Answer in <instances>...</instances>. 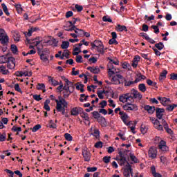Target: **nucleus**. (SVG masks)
Segmentation results:
<instances>
[{"instance_id": "obj_18", "label": "nucleus", "mask_w": 177, "mask_h": 177, "mask_svg": "<svg viewBox=\"0 0 177 177\" xmlns=\"http://www.w3.org/2000/svg\"><path fill=\"white\" fill-rule=\"evenodd\" d=\"M87 70H88L93 74H99V73L100 71V68L97 66H96V67L89 66L87 68Z\"/></svg>"}, {"instance_id": "obj_49", "label": "nucleus", "mask_w": 177, "mask_h": 177, "mask_svg": "<svg viewBox=\"0 0 177 177\" xmlns=\"http://www.w3.org/2000/svg\"><path fill=\"white\" fill-rule=\"evenodd\" d=\"M70 95H71V93L69 91H63V98L64 99L68 98Z\"/></svg>"}, {"instance_id": "obj_53", "label": "nucleus", "mask_w": 177, "mask_h": 177, "mask_svg": "<svg viewBox=\"0 0 177 177\" xmlns=\"http://www.w3.org/2000/svg\"><path fill=\"white\" fill-rule=\"evenodd\" d=\"M141 76H140V73H138L136 75V80L134 81V83L135 84H137L138 82H140L141 81Z\"/></svg>"}, {"instance_id": "obj_43", "label": "nucleus", "mask_w": 177, "mask_h": 177, "mask_svg": "<svg viewBox=\"0 0 177 177\" xmlns=\"http://www.w3.org/2000/svg\"><path fill=\"white\" fill-rule=\"evenodd\" d=\"M11 50H12L13 54L16 55L17 53V52H18V49H17V46L15 45V44H12L11 45Z\"/></svg>"}, {"instance_id": "obj_23", "label": "nucleus", "mask_w": 177, "mask_h": 177, "mask_svg": "<svg viewBox=\"0 0 177 177\" xmlns=\"http://www.w3.org/2000/svg\"><path fill=\"white\" fill-rule=\"evenodd\" d=\"M55 103H57V105L59 104L62 106V104L66 103V101L64 97L63 98L62 96H59L58 100H55Z\"/></svg>"}, {"instance_id": "obj_7", "label": "nucleus", "mask_w": 177, "mask_h": 177, "mask_svg": "<svg viewBox=\"0 0 177 177\" xmlns=\"http://www.w3.org/2000/svg\"><path fill=\"white\" fill-rule=\"evenodd\" d=\"M155 111L156 113V118L158 120H162V116L165 113V109L164 108L156 107V109H155Z\"/></svg>"}, {"instance_id": "obj_59", "label": "nucleus", "mask_w": 177, "mask_h": 177, "mask_svg": "<svg viewBox=\"0 0 177 177\" xmlns=\"http://www.w3.org/2000/svg\"><path fill=\"white\" fill-rule=\"evenodd\" d=\"M170 80H172L173 81H177V73H171Z\"/></svg>"}, {"instance_id": "obj_13", "label": "nucleus", "mask_w": 177, "mask_h": 177, "mask_svg": "<svg viewBox=\"0 0 177 177\" xmlns=\"http://www.w3.org/2000/svg\"><path fill=\"white\" fill-rule=\"evenodd\" d=\"M153 124L156 129L160 131H164L162 125L160 123V121L158 119H156L155 122H153Z\"/></svg>"}, {"instance_id": "obj_32", "label": "nucleus", "mask_w": 177, "mask_h": 177, "mask_svg": "<svg viewBox=\"0 0 177 177\" xmlns=\"http://www.w3.org/2000/svg\"><path fill=\"white\" fill-rule=\"evenodd\" d=\"M138 89L140 92L145 93L147 91V88L145 84H140L138 86Z\"/></svg>"}, {"instance_id": "obj_52", "label": "nucleus", "mask_w": 177, "mask_h": 177, "mask_svg": "<svg viewBox=\"0 0 177 177\" xmlns=\"http://www.w3.org/2000/svg\"><path fill=\"white\" fill-rule=\"evenodd\" d=\"M82 56L81 55H77L76 57H75V62L77 63H82L83 61L82 60Z\"/></svg>"}, {"instance_id": "obj_35", "label": "nucleus", "mask_w": 177, "mask_h": 177, "mask_svg": "<svg viewBox=\"0 0 177 177\" xmlns=\"http://www.w3.org/2000/svg\"><path fill=\"white\" fill-rule=\"evenodd\" d=\"M64 138L66 140L69 142H71L73 140V137L71 136V134L69 133H64Z\"/></svg>"}, {"instance_id": "obj_46", "label": "nucleus", "mask_w": 177, "mask_h": 177, "mask_svg": "<svg viewBox=\"0 0 177 177\" xmlns=\"http://www.w3.org/2000/svg\"><path fill=\"white\" fill-rule=\"evenodd\" d=\"M41 128V126L40 124H36L34 126V127L32 128V132L35 133L37 132L38 130H39Z\"/></svg>"}, {"instance_id": "obj_41", "label": "nucleus", "mask_w": 177, "mask_h": 177, "mask_svg": "<svg viewBox=\"0 0 177 177\" xmlns=\"http://www.w3.org/2000/svg\"><path fill=\"white\" fill-rule=\"evenodd\" d=\"M6 66H0V73H2V74L6 75L8 73V71L6 69Z\"/></svg>"}, {"instance_id": "obj_8", "label": "nucleus", "mask_w": 177, "mask_h": 177, "mask_svg": "<svg viewBox=\"0 0 177 177\" xmlns=\"http://www.w3.org/2000/svg\"><path fill=\"white\" fill-rule=\"evenodd\" d=\"M7 67L10 70H13L15 67V59L12 57H9V60L6 62Z\"/></svg>"}, {"instance_id": "obj_17", "label": "nucleus", "mask_w": 177, "mask_h": 177, "mask_svg": "<svg viewBox=\"0 0 177 177\" xmlns=\"http://www.w3.org/2000/svg\"><path fill=\"white\" fill-rule=\"evenodd\" d=\"M0 41L1 44H3V46H7L9 41V38L6 35L0 36Z\"/></svg>"}, {"instance_id": "obj_24", "label": "nucleus", "mask_w": 177, "mask_h": 177, "mask_svg": "<svg viewBox=\"0 0 177 177\" xmlns=\"http://www.w3.org/2000/svg\"><path fill=\"white\" fill-rule=\"evenodd\" d=\"M48 82L51 83V84L54 86H59V82L54 80L51 76H48Z\"/></svg>"}, {"instance_id": "obj_11", "label": "nucleus", "mask_w": 177, "mask_h": 177, "mask_svg": "<svg viewBox=\"0 0 177 177\" xmlns=\"http://www.w3.org/2000/svg\"><path fill=\"white\" fill-rule=\"evenodd\" d=\"M81 117L84 119L85 122V124H88L90 125V121H89V116H88V113L84 111V109H82V112H81L80 113Z\"/></svg>"}, {"instance_id": "obj_22", "label": "nucleus", "mask_w": 177, "mask_h": 177, "mask_svg": "<svg viewBox=\"0 0 177 177\" xmlns=\"http://www.w3.org/2000/svg\"><path fill=\"white\" fill-rule=\"evenodd\" d=\"M91 135L95 138V139H100V131L98 129H94L93 132Z\"/></svg>"}, {"instance_id": "obj_6", "label": "nucleus", "mask_w": 177, "mask_h": 177, "mask_svg": "<svg viewBox=\"0 0 177 177\" xmlns=\"http://www.w3.org/2000/svg\"><path fill=\"white\" fill-rule=\"evenodd\" d=\"M83 113V108L80 106L73 107L71 109V115L73 116H77Z\"/></svg>"}, {"instance_id": "obj_15", "label": "nucleus", "mask_w": 177, "mask_h": 177, "mask_svg": "<svg viewBox=\"0 0 177 177\" xmlns=\"http://www.w3.org/2000/svg\"><path fill=\"white\" fill-rule=\"evenodd\" d=\"M97 121L102 127H106L107 122L106 119L104 116H101L100 118L97 120Z\"/></svg>"}, {"instance_id": "obj_51", "label": "nucleus", "mask_w": 177, "mask_h": 177, "mask_svg": "<svg viewBox=\"0 0 177 177\" xmlns=\"http://www.w3.org/2000/svg\"><path fill=\"white\" fill-rule=\"evenodd\" d=\"M6 139V132H3L2 134L0 135V142H4Z\"/></svg>"}, {"instance_id": "obj_16", "label": "nucleus", "mask_w": 177, "mask_h": 177, "mask_svg": "<svg viewBox=\"0 0 177 177\" xmlns=\"http://www.w3.org/2000/svg\"><path fill=\"white\" fill-rule=\"evenodd\" d=\"M120 119L122 120V122H124V124L127 126L130 127L131 124H132V122L129 121L127 122V120L128 119V114H124L123 115H121Z\"/></svg>"}, {"instance_id": "obj_50", "label": "nucleus", "mask_w": 177, "mask_h": 177, "mask_svg": "<svg viewBox=\"0 0 177 177\" xmlns=\"http://www.w3.org/2000/svg\"><path fill=\"white\" fill-rule=\"evenodd\" d=\"M100 108L104 109L106 106H107V101L106 100H102L100 103Z\"/></svg>"}, {"instance_id": "obj_21", "label": "nucleus", "mask_w": 177, "mask_h": 177, "mask_svg": "<svg viewBox=\"0 0 177 177\" xmlns=\"http://www.w3.org/2000/svg\"><path fill=\"white\" fill-rule=\"evenodd\" d=\"M40 29L38 27H31L30 29L28 30L27 35L30 37L32 34L35 32L39 31Z\"/></svg>"}, {"instance_id": "obj_31", "label": "nucleus", "mask_w": 177, "mask_h": 177, "mask_svg": "<svg viewBox=\"0 0 177 177\" xmlns=\"http://www.w3.org/2000/svg\"><path fill=\"white\" fill-rule=\"evenodd\" d=\"M168 73L167 70H164L161 73L159 77L160 81H162V80H165L166 78V75Z\"/></svg>"}, {"instance_id": "obj_14", "label": "nucleus", "mask_w": 177, "mask_h": 177, "mask_svg": "<svg viewBox=\"0 0 177 177\" xmlns=\"http://www.w3.org/2000/svg\"><path fill=\"white\" fill-rule=\"evenodd\" d=\"M142 98V95L140 94L137 90L133 88V100L135 99L141 100Z\"/></svg>"}, {"instance_id": "obj_64", "label": "nucleus", "mask_w": 177, "mask_h": 177, "mask_svg": "<svg viewBox=\"0 0 177 177\" xmlns=\"http://www.w3.org/2000/svg\"><path fill=\"white\" fill-rule=\"evenodd\" d=\"M5 171L9 174V176H12L13 177L14 176V172L12 171L11 170H9V169H6Z\"/></svg>"}, {"instance_id": "obj_57", "label": "nucleus", "mask_w": 177, "mask_h": 177, "mask_svg": "<svg viewBox=\"0 0 177 177\" xmlns=\"http://www.w3.org/2000/svg\"><path fill=\"white\" fill-rule=\"evenodd\" d=\"M97 50L102 55H104L105 51H104V46L99 47L97 48Z\"/></svg>"}, {"instance_id": "obj_55", "label": "nucleus", "mask_w": 177, "mask_h": 177, "mask_svg": "<svg viewBox=\"0 0 177 177\" xmlns=\"http://www.w3.org/2000/svg\"><path fill=\"white\" fill-rule=\"evenodd\" d=\"M33 99L37 102H39L42 100V98L41 97V95H34Z\"/></svg>"}, {"instance_id": "obj_26", "label": "nucleus", "mask_w": 177, "mask_h": 177, "mask_svg": "<svg viewBox=\"0 0 177 177\" xmlns=\"http://www.w3.org/2000/svg\"><path fill=\"white\" fill-rule=\"evenodd\" d=\"M119 101H120V102H122V103L128 102L129 100H128V97H127V94L125 93V94H124V95L120 96V97H119Z\"/></svg>"}, {"instance_id": "obj_56", "label": "nucleus", "mask_w": 177, "mask_h": 177, "mask_svg": "<svg viewBox=\"0 0 177 177\" xmlns=\"http://www.w3.org/2000/svg\"><path fill=\"white\" fill-rule=\"evenodd\" d=\"M63 56H64L66 59H69L70 52L68 51V50H64V52L63 53Z\"/></svg>"}, {"instance_id": "obj_30", "label": "nucleus", "mask_w": 177, "mask_h": 177, "mask_svg": "<svg viewBox=\"0 0 177 177\" xmlns=\"http://www.w3.org/2000/svg\"><path fill=\"white\" fill-rule=\"evenodd\" d=\"M9 60L6 55L0 56V64H5Z\"/></svg>"}, {"instance_id": "obj_27", "label": "nucleus", "mask_w": 177, "mask_h": 177, "mask_svg": "<svg viewBox=\"0 0 177 177\" xmlns=\"http://www.w3.org/2000/svg\"><path fill=\"white\" fill-rule=\"evenodd\" d=\"M116 30H117V31H119V32H122V31L127 32L128 31V29H127V27L125 26H121L120 24H118L116 26Z\"/></svg>"}, {"instance_id": "obj_48", "label": "nucleus", "mask_w": 177, "mask_h": 177, "mask_svg": "<svg viewBox=\"0 0 177 177\" xmlns=\"http://www.w3.org/2000/svg\"><path fill=\"white\" fill-rule=\"evenodd\" d=\"M75 9H76L78 12H80L83 10L84 8L82 6H80L79 4H75Z\"/></svg>"}, {"instance_id": "obj_25", "label": "nucleus", "mask_w": 177, "mask_h": 177, "mask_svg": "<svg viewBox=\"0 0 177 177\" xmlns=\"http://www.w3.org/2000/svg\"><path fill=\"white\" fill-rule=\"evenodd\" d=\"M129 111H137L138 110V106L135 104H131L129 102Z\"/></svg>"}, {"instance_id": "obj_38", "label": "nucleus", "mask_w": 177, "mask_h": 177, "mask_svg": "<svg viewBox=\"0 0 177 177\" xmlns=\"http://www.w3.org/2000/svg\"><path fill=\"white\" fill-rule=\"evenodd\" d=\"M94 147L96 149H101L103 147V142L102 141H98L97 142H95Z\"/></svg>"}, {"instance_id": "obj_39", "label": "nucleus", "mask_w": 177, "mask_h": 177, "mask_svg": "<svg viewBox=\"0 0 177 177\" xmlns=\"http://www.w3.org/2000/svg\"><path fill=\"white\" fill-rule=\"evenodd\" d=\"M40 58L44 62H49V59H48V57L44 53H42L41 55Z\"/></svg>"}, {"instance_id": "obj_37", "label": "nucleus", "mask_w": 177, "mask_h": 177, "mask_svg": "<svg viewBox=\"0 0 177 177\" xmlns=\"http://www.w3.org/2000/svg\"><path fill=\"white\" fill-rule=\"evenodd\" d=\"M129 156L132 162L134 163H139L138 159H137V158L133 154L130 153Z\"/></svg>"}, {"instance_id": "obj_1", "label": "nucleus", "mask_w": 177, "mask_h": 177, "mask_svg": "<svg viewBox=\"0 0 177 177\" xmlns=\"http://www.w3.org/2000/svg\"><path fill=\"white\" fill-rule=\"evenodd\" d=\"M129 151V150H126L124 152L120 151L118 152V154L120 157V158H116L115 160L118 161V163L120 166H124L125 165V163H127V165H128V160H127V153H128Z\"/></svg>"}, {"instance_id": "obj_40", "label": "nucleus", "mask_w": 177, "mask_h": 177, "mask_svg": "<svg viewBox=\"0 0 177 177\" xmlns=\"http://www.w3.org/2000/svg\"><path fill=\"white\" fill-rule=\"evenodd\" d=\"M102 21L104 22L113 23V20L111 19V18L110 17H107V16H104L102 17Z\"/></svg>"}, {"instance_id": "obj_12", "label": "nucleus", "mask_w": 177, "mask_h": 177, "mask_svg": "<svg viewBox=\"0 0 177 177\" xmlns=\"http://www.w3.org/2000/svg\"><path fill=\"white\" fill-rule=\"evenodd\" d=\"M158 148L162 151H167L169 150L168 147H167L166 145L165 141H164L163 140H160V142L158 145Z\"/></svg>"}, {"instance_id": "obj_3", "label": "nucleus", "mask_w": 177, "mask_h": 177, "mask_svg": "<svg viewBox=\"0 0 177 177\" xmlns=\"http://www.w3.org/2000/svg\"><path fill=\"white\" fill-rule=\"evenodd\" d=\"M82 154L85 162H90L91 158V153L88 148H84L82 151Z\"/></svg>"}, {"instance_id": "obj_47", "label": "nucleus", "mask_w": 177, "mask_h": 177, "mask_svg": "<svg viewBox=\"0 0 177 177\" xmlns=\"http://www.w3.org/2000/svg\"><path fill=\"white\" fill-rule=\"evenodd\" d=\"M94 43L96 44L97 46H98L97 48L104 46L102 41L95 40Z\"/></svg>"}, {"instance_id": "obj_54", "label": "nucleus", "mask_w": 177, "mask_h": 177, "mask_svg": "<svg viewBox=\"0 0 177 177\" xmlns=\"http://www.w3.org/2000/svg\"><path fill=\"white\" fill-rule=\"evenodd\" d=\"M86 170L88 172H95L97 170V167H87Z\"/></svg>"}, {"instance_id": "obj_34", "label": "nucleus", "mask_w": 177, "mask_h": 177, "mask_svg": "<svg viewBox=\"0 0 177 177\" xmlns=\"http://www.w3.org/2000/svg\"><path fill=\"white\" fill-rule=\"evenodd\" d=\"M55 108L57 109V111L58 112L66 111V108L63 107V106L59 103L58 104H57V106Z\"/></svg>"}, {"instance_id": "obj_2", "label": "nucleus", "mask_w": 177, "mask_h": 177, "mask_svg": "<svg viewBox=\"0 0 177 177\" xmlns=\"http://www.w3.org/2000/svg\"><path fill=\"white\" fill-rule=\"evenodd\" d=\"M124 82H125V79L124 76L120 74H117L113 76L111 79V82H112V84L113 85L123 84Z\"/></svg>"}, {"instance_id": "obj_19", "label": "nucleus", "mask_w": 177, "mask_h": 177, "mask_svg": "<svg viewBox=\"0 0 177 177\" xmlns=\"http://www.w3.org/2000/svg\"><path fill=\"white\" fill-rule=\"evenodd\" d=\"M62 79L64 80V82L66 83L65 85L70 86L72 88L73 91L75 89V86L73 85V83L71 81H69L66 77L63 76L62 77Z\"/></svg>"}, {"instance_id": "obj_61", "label": "nucleus", "mask_w": 177, "mask_h": 177, "mask_svg": "<svg viewBox=\"0 0 177 177\" xmlns=\"http://www.w3.org/2000/svg\"><path fill=\"white\" fill-rule=\"evenodd\" d=\"M151 28L154 30V32L156 34H158L160 32L158 26H152Z\"/></svg>"}, {"instance_id": "obj_5", "label": "nucleus", "mask_w": 177, "mask_h": 177, "mask_svg": "<svg viewBox=\"0 0 177 177\" xmlns=\"http://www.w3.org/2000/svg\"><path fill=\"white\" fill-rule=\"evenodd\" d=\"M123 174L125 177H130V174L133 176V169L131 168V165L129 162H127V165L125 166Z\"/></svg>"}, {"instance_id": "obj_28", "label": "nucleus", "mask_w": 177, "mask_h": 177, "mask_svg": "<svg viewBox=\"0 0 177 177\" xmlns=\"http://www.w3.org/2000/svg\"><path fill=\"white\" fill-rule=\"evenodd\" d=\"M75 33L77 35V37H82L84 34V30L78 29L77 28L75 30Z\"/></svg>"}, {"instance_id": "obj_58", "label": "nucleus", "mask_w": 177, "mask_h": 177, "mask_svg": "<svg viewBox=\"0 0 177 177\" xmlns=\"http://www.w3.org/2000/svg\"><path fill=\"white\" fill-rule=\"evenodd\" d=\"M46 88V86L44 84H40L39 83L38 84V86H37V90L40 91V90H43V89H45Z\"/></svg>"}, {"instance_id": "obj_62", "label": "nucleus", "mask_w": 177, "mask_h": 177, "mask_svg": "<svg viewBox=\"0 0 177 177\" xmlns=\"http://www.w3.org/2000/svg\"><path fill=\"white\" fill-rule=\"evenodd\" d=\"M19 39H20V35H19L18 33H15L14 34V39H15V41H19Z\"/></svg>"}, {"instance_id": "obj_20", "label": "nucleus", "mask_w": 177, "mask_h": 177, "mask_svg": "<svg viewBox=\"0 0 177 177\" xmlns=\"http://www.w3.org/2000/svg\"><path fill=\"white\" fill-rule=\"evenodd\" d=\"M133 95V88L131 90V92L126 93V97H127L128 101L130 102L131 103L134 102Z\"/></svg>"}, {"instance_id": "obj_33", "label": "nucleus", "mask_w": 177, "mask_h": 177, "mask_svg": "<svg viewBox=\"0 0 177 177\" xmlns=\"http://www.w3.org/2000/svg\"><path fill=\"white\" fill-rule=\"evenodd\" d=\"M92 115H93V118L97 120L101 117L100 113L97 111H93Z\"/></svg>"}, {"instance_id": "obj_44", "label": "nucleus", "mask_w": 177, "mask_h": 177, "mask_svg": "<svg viewBox=\"0 0 177 177\" xmlns=\"http://www.w3.org/2000/svg\"><path fill=\"white\" fill-rule=\"evenodd\" d=\"M155 47L157 48L159 50H161L162 49L164 48L165 46H164L163 43L160 42L158 44H156L155 45Z\"/></svg>"}, {"instance_id": "obj_4", "label": "nucleus", "mask_w": 177, "mask_h": 177, "mask_svg": "<svg viewBox=\"0 0 177 177\" xmlns=\"http://www.w3.org/2000/svg\"><path fill=\"white\" fill-rule=\"evenodd\" d=\"M158 151L156 147H150L148 151V156L149 158L156 159L157 158Z\"/></svg>"}, {"instance_id": "obj_10", "label": "nucleus", "mask_w": 177, "mask_h": 177, "mask_svg": "<svg viewBox=\"0 0 177 177\" xmlns=\"http://www.w3.org/2000/svg\"><path fill=\"white\" fill-rule=\"evenodd\" d=\"M107 68L109 70L108 73L109 75H113L114 74H115V68L114 65L111 63V62H109L107 64Z\"/></svg>"}, {"instance_id": "obj_9", "label": "nucleus", "mask_w": 177, "mask_h": 177, "mask_svg": "<svg viewBox=\"0 0 177 177\" xmlns=\"http://www.w3.org/2000/svg\"><path fill=\"white\" fill-rule=\"evenodd\" d=\"M156 107L154 106L145 105L144 110L147 111L149 115H153L156 111Z\"/></svg>"}, {"instance_id": "obj_29", "label": "nucleus", "mask_w": 177, "mask_h": 177, "mask_svg": "<svg viewBox=\"0 0 177 177\" xmlns=\"http://www.w3.org/2000/svg\"><path fill=\"white\" fill-rule=\"evenodd\" d=\"M70 46V43L68 41H63L61 44V48L62 49H67Z\"/></svg>"}, {"instance_id": "obj_36", "label": "nucleus", "mask_w": 177, "mask_h": 177, "mask_svg": "<svg viewBox=\"0 0 177 177\" xmlns=\"http://www.w3.org/2000/svg\"><path fill=\"white\" fill-rule=\"evenodd\" d=\"M124 86H128V87L136 84V82H134V81H127L126 79H125V81H124Z\"/></svg>"}, {"instance_id": "obj_60", "label": "nucleus", "mask_w": 177, "mask_h": 177, "mask_svg": "<svg viewBox=\"0 0 177 177\" xmlns=\"http://www.w3.org/2000/svg\"><path fill=\"white\" fill-rule=\"evenodd\" d=\"M109 44L110 45H112V44H115L117 45L118 44V41H117V40H115V39H111L109 41Z\"/></svg>"}, {"instance_id": "obj_45", "label": "nucleus", "mask_w": 177, "mask_h": 177, "mask_svg": "<svg viewBox=\"0 0 177 177\" xmlns=\"http://www.w3.org/2000/svg\"><path fill=\"white\" fill-rule=\"evenodd\" d=\"M111 156H105L103 158L102 161L105 163V164H108L111 162Z\"/></svg>"}, {"instance_id": "obj_42", "label": "nucleus", "mask_w": 177, "mask_h": 177, "mask_svg": "<svg viewBox=\"0 0 177 177\" xmlns=\"http://www.w3.org/2000/svg\"><path fill=\"white\" fill-rule=\"evenodd\" d=\"M70 86L66 85V84H64V87H63V91H67L69 93V94H71L73 93V91H71V89H70Z\"/></svg>"}, {"instance_id": "obj_63", "label": "nucleus", "mask_w": 177, "mask_h": 177, "mask_svg": "<svg viewBox=\"0 0 177 177\" xmlns=\"http://www.w3.org/2000/svg\"><path fill=\"white\" fill-rule=\"evenodd\" d=\"M162 124L164 127V129H166L167 127H169V124H167L165 119L162 120Z\"/></svg>"}]
</instances>
